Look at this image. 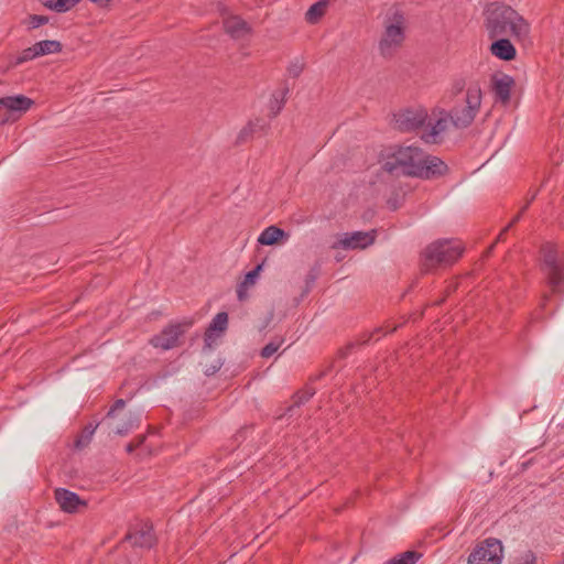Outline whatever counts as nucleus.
Instances as JSON below:
<instances>
[{
    "label": "nucleus",
    "instance_id": "f257e3e1",
    "mask_svg": "<svg viewBox=\"0 0 564 564\" xmlns=\"http://www.w3.org/2000/svg\"><path fill=\"white\" fill-rule=\"evenodd\" d=\"M383 170L406 176L431 178L442 175L446 171V164L437 156L427 155L419 147L402 145L383 163Z\"/></svg>",
    "mask_w": 564,
    "mask_h": 564
},
{
    "label": "nucleus",
    "instance_id": "f03ea898",
    "mask_svg": "<svg viewBox=\"0 0 564 564\" xmlns=\"http://www.w3.org/2000/svg\"><path fill=\"white\" fill-rule=\"evenodd\" d=\"M484 25L490 39L509 35L523 43L530 39V23L513 8L503 3L487 6Z\"/></svg>",
    "mask_w": 564,
    "mask_h": 564
},
{
    "label": "nucleus",
    "instance_id": "7ed1b4c3",
    "mask_svg": "<svg viewBox=\"0 0 564 564\" xmlns=\"http://www.w3.org/2000/svg\"><path fill=\"white\" fill-rule=\"evenodd\" d=\"M408 29L404 11L398 7H390L382 19V33L378 48L383 57H391L403 44Z\"/></svg>",
    "mask_w": 564,
    "mask_h": 564
},
{
    "label": "nucleus",
    "instance_id": "20e7f679",
    "mask_svg": "<svg viewBox=\"0 0 564 564\" xmlns=\"http://www.w3.org/2000/svg\"><path fill=\"white\" fill-rule=\"evenodd\" d=\"M482 89L478 80H470L463 102H457L449 110L451 122L457 129L468 128L480 111Z\"/></svg>",
    "mask_w": 564,
    "mask_h": 564
},
{
    "label": "nucleus",
    "instance_id": "39448f33",
    "mask_svg": "<svg viewBox=\"0 0 564 564\" xmlns=\"http://www.w3.org/2000/svg\"><path fill=\"white\" fill-rule=\"evenodd\" d=\"M462 243L453 239H438L427 245L421 253V262L424 271H430L437 265L454 263L463 254Z\"/></svg>",
    "mask_w": 564,
    "mask_h": 564
},
{
    "label": "nucleus",
    "instance_id": "423d86ee",
    "mask_svg": "<svg viewBox=\"0 0 564 564\" xmlns=\"http://www.w3.org/2000/svg\"><path fill=\"white\" fill-rule=\"evenodd\" d=\"M543 270L553 292L564 293V252L547 245L543 248Z\"/></svg>",
    "mask_w": 564,
    "mask_h": 564
},
{
    "label": "nucleus",
    "instance_id": "0eeeda50",
    "mask_svg": "<svg viewBox=\"0 0 564 564\" xmlns=\"http://www.w3.org/2000/svg\"><path fill=\"white\" fill-rule=\"evenodd\" d=\"M503 546L500 540L488 538L469 554L467 564H501Z\"/></svg>",
    "mask_w": 564,
    "mask_h": 564
},
{
    "label": "nucleus",
    "instance_id": "6e6552de",
    "mask_svg": "<svg viewBox=\"0 0 564 564\" xmlns=\"http://www.w3.org/2000/svg\"><path fill=\"white\" fill-rule=\"evenodd\" d=\"M426 129L421 135L425 143H437L447 131L451 122V112L442 107H434L429 113Z\"/></svg>",
    "mask_w": 564,
    "mask_h": 564
},
{
    "label": "nucleus",
    "instance_id": "1a4fd4ad",
    "mask_svg": "<svg viewBox=\"0 0 564 564\" xmlns=\"http://www.w3.org/2000/svg\"><path fill=\"white\" fill-rule=\"evenodd\" d=\"M427 110L422 106L401 109L393 115L394 127L401 132L415 131L425 126Z\"/></svg>",
    "mask_w": 564,
    "mask_h": 564
},
{
    "label": "nucleus",
    "instance_id": "9d476101",
    "mask_svg": "<svg viewBox=\"0 0 564 564\" xmlns=\"http://www.w3.org/2000/svg\"><path fill=\"white\" fill-rule=\"evenodd\" d=\"M377 237L376 230L345 232L332 245L334 249H365L371 246Z\"/></svg>",
    "mask_w": 564,
    "mask_h": 564
},
{
    "label": "nucleus",
    "instance_id": "9b49d317",
    "mask_svg": "<svg viewBox=\"0 0 564 564\" xmlns=\"http://www.w3.org/2000/svg\"><path fill=\"white\" fill-rule=\"evenodd\" d=\"M191 326L189 324H173L165 327L160 334L154 335L150 339V344L155 348H161L162 350H169L178 345L181 336L185 333L186 328Z\"/></svg>",
    "mask_w": 564,
    "mask_h": 564
},
{
    "label": "nucleus",
    "instance_id": "f8f14e48",
    "mask_svg": "<svg viewBox=\"0 0 564 564\" xmlns=\"http://www.w3.org/2000/svg\"><path fill=\"white\" fill-rule=\"evenodd\" d=\"M132 546L140 549H151L156 543V536L153 531L152 524L148 522L137 523L126 535Z\"/></svg>",
    "mask_w": 564,
    "mask_h": 564
},
{
    "label": "nucleus",
    "instance_id": "ddd939ff",
    "mask_svg": "<svg viewBox=\"0 0 564 564\" xmlns=\"http://www.w3.org/2000/svg\"><path fill=\"white\" fill-rule=\"evenodd\" d=\"M228 321L229 319H213V323L204 334V354L210 352L223 343V338L228 328Z\"/></svg>",
    "mask_w": 564,
    "mask_h": 564
},
{
    "label": "nucleus",
    "instance_id": "4468645a",
    "mask_svg": "<svg viewBox=\"0 0 564 564\" xmlns=\"http://www.w3.org/2000/svg\"><path fill=\"white\" fill-rule=\"evenodd\" d=\"M54 496L59 508L67 513H74L77 511L79 506L86 505V502L82 500L76 492L66 488L55 489Z\"/></svg>",
    "mask_w": 564,
    "mask_h": 564
},
{
    "label": "nucleus",
    "instance_id": "2eb2a0df",
    "mask_svg": "<svg viewBox=\"0 0 564 564\" xmlns=\"http://www.w3.org/2000/svg\"><path fill=\"white\" fill-rule=\"evenodd\" d=\"M489 50L495 57L501 61H512L517 55L514 45L506 36L496 37Z\"/></svg>",
    "mask_w": 564,
    "mask_h": 564
},
{
    "label": "nucleus",
    "instance_id": "dca6fc26",
    "mask_svg": "<svg viewBox=\"0 0 564 564\" xmlns=\"http://www.w3.org/2000/svg\"><path fill=\"white\" fill-rule=\"evenodd\" d=\"M33 105V100L23 95L6 96L0 98V108L10 112H25Z\"/></svg>",
    "mask_w": 564,
    "mask_h": 564
},
{
    "label": "nucleus",
    "instance_id": "f3484780",
    "mask_svg": "<svg viewBox=\"0 0 564 564\" xmlns=\"http://www.w3.org/2000/svg\"><path fill=\"white\" fill-rule=\"evenodd\" d=\"M224 28L226 32L234 39H242L247 36L251 29L248 23L237 15H231L225 19Z\"/></svg>",
    "mask_w": 564,
    "mask_h": 564
},
{
    "label": "nucleus",
    "instance_id": "a211bd4d",
    "mask_svg": "<svg viewBox=\"0 0 564 564\" xmlns=\"http://www.w3.org/2000/svg\"><path fill=\"white\" fill-rule=\"evenodd\" d=\"M514 82L509 75H502L494 79L492 91L496 99L502 104H507L510 100L511 88Z\"/></svg>",
    "mask_w": 564,
    "mask_h": 564
},
{
    "label": "nucleus",
    "instance_id": "6ab92c4d",
    "mask_svg": "<svg viewBox=\"0 0 564 564\" xmlns=\"http://www.w3.org/2000/svg\"><path fill=\"white\" fill-rule=\"evenodd\" d=\"M288 234L276 226L267 227L258 237V242L262 246H272L282 238H288Z\"/></svg>",
    "mask_w": 564,
    "mask_h": 564
},
{
    "label": "nucleus",
    "instance_id": "aec40b11",
    "mask_svg": "<svg viewBox=\"0 0 564 564\" xmlns=\"http://www.w3.org/2000/svg\"><path fill=\"white\" fill-rule=\"evenodd\" d=\"M330 0H318L313 3L305 13V20L310 24H316L326 14Z\"/></svg>",
    "mask_w": 564,
    "mask_h": 564
},
{
    "label": "nucleus",
    "instance_id": "412c9836",
    "mask_svg": "<svg viewBox=\"0 0 564 564\" xmlns=\"http://www.w3.org/2000/svg\"><path fill=\"white\" fill-rule=\"evenodd\" d=\"M35 54L39 56L59 53L62 44L55 40L40 41L34 44Z\"/></svg>",
    "mask_w": 564,
    "mask_h": 564
},
{
    "label": "nucleus",
    "instance_id": "4be33fe9",
    "mask_svg": "<svg viewBox=\"0 0 564 564\" xmlns=\"http://www.w3.org/2000/svg\"><path fill=\"white\" fill-rule=\"evenodd\" d=\"M139 422H140V414L137 412L130 411L127 415V419L123 421L122 424H120L119 426H117L113 430V433L116 435H120V436L127 435L131 430H133L134 427H138Z\"/></svg>",
    "mask_w": 564,
    "mask_h": 564
},
{
    "label": "nucleus",
    "instance_id": "5701e85b",
    "mask_svg": "<svg viewBox=\"0 0 564 564\" xmlns=\"http://www.w3.org/2000/svg\"><path fill=\"white\" fill-rule=\"evenodd\" d=\"M80 0H43V4L55 12L64 13L76 7Z\"/></svg>",
    "mask_w": 564,
    "mask_h": 564
},
{
    "label": "nucleus",
    "instance_id": "b1692460",
    "mask_svg": "<svg viewBox=\"0 0 564 564\" xmlns=\"http://www.w3.org/2000/svg\"><path fill=\"white\" fill-rule=\"evenodd\" d=\"M421 556V553L416 551H405L387 561L384 564H415Z\"/></svg>",
    "mask_w": 564,
    "mask_h": 564
},
{
    "label": "nucleus",
    "instance_id": "393cba45",
    "mask_svg": "<svg viewBox=\"0 0 564 564\" xmlns=\"http://www.w3.org/2000/svg\"><path fill=\"white\" fill-rule=\"evenodd\" d=\"M536 560L535 553L531 550H527L514 556L510 564H536Z\"/></svg>",
    "mask_w": 564,
    "mask_h": 564
},
{
    "label": "nucleus",
    "instance_id": "a878e982",
    "mask_svg": "<svg viewBox=\"0 0 564 564\" xmlns=\"http://www.w3.org/2000/svg\"><path fill=\"white\" fill-rule=\"evenodd\" d=\"M282 344H283V338H275V339L271 340L269 344H267L261 349L260 356L262 358H270L279 350V348L281 347Z\"/></svg>",
    "mask_w": 564,
    "mask_h": 564
},
{
    "label": "nucleus",
    "instance_id": "bb28decb",
    "mask_svg": "<svg viewBox=\"0 0 564 564\" xmlns=\"http://www.w3.org/2000/svg\"><path fill=\"white\" fill-rule=\"evenodd\" d=\"M315 393V389L308 388L303 393L295 394L294 404L288 409V412H291L294 406H301L302 404L307 402Z\"/></svg>",
    "mask_w": 564,
    "mask_h": 564
},
{
    "label": "nucleus",
    "instance_id": "cd10ccee",
    "mask_svg": "<svg viewBox=\"0 0 564 564\" xmlns=\"http://www.w3.org/2000/svg\"><path fill=\"white\" fill-rule=\"evenodd\" d=\"M284 106L283 94H273L270 99V112L272 117H275Z\"/></svg>",
    "mask_w": 564,
    "mask_h": 564
},
{
    "label": "nucleus",
    "instance_id": "c85d7f7f",
    "mask_svg": "<svg viewBox=\"0 0 564 564\" xmlns=\"http://www.w3.org/2000/svg\"><path fill=\"white\" fill-rule=\"evenodd\" d=\"M97 426L98 425L93 426L91 424H89L84 430L83 435L79 438L76 440V442H75L76 447L82 448V447L86 446L90 442L91 436H93L95 430L97 429Z\"/></svg>",
    "mask_w": 564,
    "mask_h": 564
},
{
    "label": "nucleus",
    "instance_id": "c756f323",
    "mask_svg": "<svg viewBox=\"0 0 564 564\" xmlns=\"http://www.w3.org/2000/svg\"><path fill=\"white\" fill-rule=\"evenodd\" d=\"M36 57L37 55L35 54L34 45H32L31 47H28L21 52V54L17 57V64H22Z\"/></svg>",
    "mask_w": 564,
    "mask_h": 564
},
{
    "label": "nucleus",
    "instance_id": "7c9ffc66",
    "mask_svg": "<svg viewBox=\"0 0 564 564\" xmlns=\"http://www.w3.org/2000/svg\"><path fill=\"white\" fill-rule=\"evenodd\" d=\"M468 84H469V82L467 83L464 78L456 79L452 85L451 94L453 96H457L458 94L463 93L464 90L466 93Z\"/></svg>",
    "mask_w": 564,
    "mask_h": 564
},
{
    "label": "nucleus",
    "instance_id": "2f4dec72",
    "mask_svg": "<svg viewBox=\"0 0 564 564\" xmlns=\"http://www.w3.org/2000/svg\"><path fill=\"white\" fill-rule=\"evenodd\" d=\"M223 365H224V360L221 358H218L210 365H206L205 369H204L205 376H207V377L214 376L216 372H218L220 370Z\"/></svg>",
    "mask_w": 564,
    "mask_h": 564
},
{
    "label": "nucleus",
    "instance_id": "473e14b6",
    "mask_svg": "<svg viewBox=\"0 0 564 564\" xmlns=\"http://www.w3.org/2000/svg\"><path fill=\"white\" fill-rule=\"evenodd\" d=\"M47 22H48L47 17L33 14V15H30V18H29V28L36 29L43 24H46Z\"/></svg>",
    "mask_w": 564,
    "mask_h": 564
},
{
    "label": "nucleus",
    "instance_id": "72a5a7b5",
    "mask_svg": "<svg viewBox=\"0 0 564 564\" xmlns=\"http://www.w3.org/2000/svg\"><path fill=\"white\" fill-rule=\"evenodd\" d=\"M256 127L257 123L249 122L245 128H242L238 135L239 141L247 140L256 131Z\"/></svg>",
    "mask_w": 564,
    "mask_h": 564
},
{
    "label": "nucleus",
    "instance_id": "f704fd0d",
    "mask_svg": "<svg viewBox=\"0 0 564 564\" xmlns=\"http://www.w3.org/2000/svg\"><path fill=\"white\" fill-rule=\"evenodd\" d=\"M126 406V401L123 399H118L107 412L106 417L111 419L115 417L117 411L122 410Z\"/></svg>",
    "mask_w": 564,
    "mask_h": 564
},
{
    "label": "nucleus",
    "instance_id": "c9c22d12",
    "mask_svg": "<svg viewBox=\"0 0 564 564\" xmlns=\"http://www.w3.org/2000/svg\"><path fill=\"white\" fill-rule=\"evenodd\" d=\"M317 276H318V272L316 270H311L306 278H305V284H306V290L305 292H310V290L312 289L313 284L315 283V281L317 280Z\"/></svg>",
    "mask_w": 564,
    "mask_h": 564
},
{
    "label": "nucleus",
    "instance_id": "e433bc0d",
    "mask_svg": "<svg viewBox=\"0 0 564 564\" xmlns=\"http://www.w3.org/2000/svg\"><path fill=\"white\" fill-rule=\"evenodd\" d=\"M260 269H261V267L259 265L256 269H253L252 271L248 272L245 276L242 285L247 286V285L253 284Z\"/></svg>",
    "mask_w": 564,
    "mask_h": 564
},
{
    "label": "nucleus",
    "instance_id": "4c0bfd02",
    "mask_svg": "<svg viewBox=\"0 0 564 564\" xmlns=\"http://www.w3.org/2000/svg\"><path fill=\"white\" fill-rule=\"evenodd\" d=\"M534 197H535V195H533V196H532V198H531V199H530V200L524 205V207L522 208L521 213H520V214H518V215L513 218V220H512V221H511V223H510V224L505 228V230H508V229H509V228H510L514 223H517V221L520 219L521 214H522V213L528 208V206H529L530 202H531L532 199H534Z\"/></svg>",
    "mask_w": 564,
    "mask_h": 564
},
{
    "label": "nucleus",
    "instance_id": "58836bf2",
    "mask_svg": "<svg viewBox=\"0 0 564 564\" xmlns=\"http://www.w3.org/2000/svg\"><path fill=\"white\" fill-rule=\"evenodd\" d=\"M289 72L292 76L296 77L302 72V68H301V66H292L289 68Z\"/></svg>",
    "mask_w": 564,
    "mask_h": 564
},
{
    "label": "nucleus",
    "instance_id": "ea45409f",
    "mask_svg": "<svg viewBox=\"0 0 564 564\" xmlns=\"http://www.w3.org/2000/svg\"><path fill=\"white\" fill-rule=\"evenodd\" d=\"M382 332V327H378L375 329V332L371 334L370 338H375V340L379 339L380 336L378 335L377 337H375L377 334L381 333Z\"/></svg>",
    "mask_w": 564,
    "mask_h": 564
},
{
    "label": "nucleus",
    "instance_id": "a19ab883",
    "mask_svg": "<svg viewBox=\"0 0 564 564\" xmlns=\"http://www.w3.org/2000/svg\"><path fill=\"white\" fill-rule=\"evenodd\" d=\"M93 3H96V4H99V6H106L108 4L111 0H90Z\"/></svg>",
    "mask_w": 564,
    "mask_h": 564
},
{
    "label": "nucleus",
    "instance_id": "79ce46f5",
    "mask_svg": "<svg viewBox=\"0 0 564 564\" xmlns=\"http://www.w3.org/2000/svg\"><path fill=\"white\" fill-rule=\"evenodd\" d=\"M135 447H137V445H134L133 443H129V444H127V446H126V451H127L128 453H132V452L135 449Z\"/></svg>",
    "mask_w": 564,
    "mask_h": 564
},
{
    "label": "nucleus",
    "instance_id": "37998d69",
    "mask_svg": "<svg viewBox=\"0 0 564 564\" xmlns=\"http://www.w3.org/2000/svg\"><path fill=\"white\" fill-rule=\"evenodd\" d=\"M214 317H219V318L228 317V313H226V312H218Z\"/></svg>",
    "mask_w": 564,
    "mask_h": 564
},
{
    "label": "nucleus",
    "instance_id": "c03bdc74",
    "mask_svg": "<svg viewBox=\"0 0 564 564\" xmlns=\"http://www.w3.org/2000/svg\"><path fill=\"white\" fill-rule=\"evenodd\" d=\"M144 440H145V436H144V435L139 436L135 445H137V446H139L140 444H142V443H143V441H144Z\"/></svg>",
    "mask_w": 564,
    "mask_h": 564
},
{
    "label": "nucleus",
    "instance_id": "a18cd8bd",
    "mask_svg": "<svg viewBox=\"0 0 564 564\" xmlns=\"http://www.w3.org/2000/svg\"><path fill=\"white\" fill-rule=\"evenodd\" d=\"M144 440H145V436H144V435L139 436L135 445H137V446H139L140 444H142V443H143V441H144Z\"/></svg>",
    "mask_w": 564,
    "mask_h": 564
},
{
    "label": "nucleus",
    "instance_id": "49530a36",
    "mask_svg": "<svg viewBox=\"0 0 564 564\" xmlns=\"http://www.w3.org/2000/svg\"><path fill=\"white\" fill-rule=\"evenodd\" d=\"M324 376H325V373H318V375L315 377V379H316V380H317V379H321V378H323Z\"/></svg>",
    "mask_w": 564,
    "mask_h": 564
},
{
    "label": "nucleus",
    "instance_id": "de8ad7c7",
    "mask_svg": "<svg viewBox=\"0 0 564 564\" xmlns=\"http://www.w3.org/2000/svg\"><path fill=\"white\" fill-rule=\"evenodd\" d=\"M395 328L397 327L394 326V327L390 328L389 332H393V330H395ZM386 333H388V330H386Z\"/></svg>",
    "mask_w": 564,
    "mask_h": 564
},
{
    "label": "nucleus",
    "instance_id": "09e8293b",
    "mask_svg": "<svg viewBox=\"0 0 564 564\" xmlns=\"http://www.w3.org/2000/svg\"><path fill=\"white\" fill-rule=\"evenodd\" d=\"M507 230L503 229V231L500 234V236H498V239H501V236L503 235V232H506Z\"/></svg>",
    "mask_w": 564,
    "mask_h": 564
}]
</instances>
